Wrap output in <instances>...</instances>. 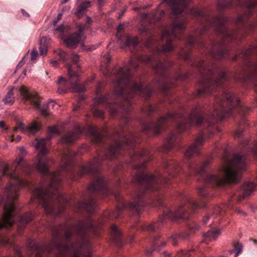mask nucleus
<instances>
[{"label": "nucleus", "instance_id": "7ed1b4c3", "mask_svg": "<svg viewBox=\"0 0 257 257\" xmlns=\"http://www.w3.org/2000/svg\"><path fill=\"white\" fill-rule=\"evenodd\" d=\"M74 155L71 151H68L63 156L64 163L60 169L50 174V182L47 184L43 181L33 192L34 198L32 199V202L37 200L48 214L56 216L65 209L63 203L66 202V199L59 191L58 187L62 180L61 172L71 169V164Z\"/></svg>", "mask_w": 257, "mask_h": 257}, {"label": "nucleus", "instance_id": "a878e982", "mask_svg": "<svg viewBox=\"0 0 257 257\" xmlns=\"http://www.w3.org/2000/svg\"><path fill=\"white\" fill-rule=\"evenodd\" d=\"M83 131L82 128L75 127L72 131L69 132L63 136V142L68 144L72 143L79 138Z\"/></svg>", "mask_w": 257, "mask_h": 257}, {"label": "nucleus", "instance_id": "bb28decb", "mask_svg": "<svg viewBox=\"0 0 257 257\" xmlns=\"http://www.w3.org/2000/svg\"><path fill=\"white\" fill-rule=\"evenodd\" d=\"M163 166L170 177H174L179 173L181 169L180 165L173 161H165Z\"/></svg>", "mask_w": 257, "mask_h": 257}, {"label": "nucleus", "instance_id": "a19ab883", "mask_svg": "<svg viewBox=\"0 0 257 257\" xmlns=\"http://www.w3.org/2000/svg\"><path fill=\"white\" fill-rule=\"evenodd\" d=\"M190 13L191 15L196 16H203L204 14L201 10L197 9H192L190 10Z\"/></svg>", "mask_w": 257, "mask_h": 257}, {"label": "nucleus", "instance_id": "0e129e2a", "mask_svg": "<svg viewBox=\"0 0 257 257\" xmlns=\"http://www.w3.org/2000/svg\"><path fill=\"white\" fill-rule=\"evenodd\" d=\"M241 144L242 145V147H244L245 146L248 145V141L247 140H244L241 141Z\"/></svg>", "mask_w": 257, "mask_h": 257}, {"label": "nucleus", "instance_id": "423d86ee", "mask_svg": "<svg viewBox=\"0 0 257 257\" xmlns=\"http://www.w3.org/2000/svg\"><path fill=\"white\" fill-rule=\"evenodd\" d=\"M9 176L14 182L10 183L6 187L8 203L5 206L3 217L0 218V229L3 227L9 228L12 226L16 212L13 201L18 196V193L22 187L31 185L29 182L20 179L15 173L11 174ZM0 242L6 244L8 241L6 239L0 238Z\"/></svg>", "mask_w": 257, "mask_h": 257}, {"label": "nucleus", "instance_id": "e2e57ef3", "mask_svg": "<svg viewBox=\"0 0 257 257\" xmlns=\"http://www.w3.org/2000/svg\"><path fill=\"white\" fill-rule=\"evenodd\" d=\"M253 68L254 70L256 75H257V63L254 64ZM255 85L256 89L257 90V82L255 83Z\"/></svg>", "mask_w": 257, "mask_h": 257}, {"label": "nucleus", "instance_id": "58836bf2", "mask_svg": "<svg viewBox=\"0 0 257 257\" xmlns=\"http://www.w3.org/2000/svg\"><path fill=\"white\" fill-rule=\"evenodd\" d=\"M164 13L165 12L163 10H157L155 12V14L152 16L153 20L154 22L160 20L161 19V17L164 16Z\"/></svg>", "mask_w": 257, "mask_h": 257}, {"label": "nucleus", "instance_id": "680f3d73", "mask_svg": "<svg viewBox=\"0 0 257 257\" xmlns=\"http://www.w3.org/2000/svg\"><path fill=\"white\" fill-rule=\"evenodd\" d=\"M62 16V14H59L57 16V20H55L54 22H53V23H54V25H55L58 22V21H59V20L61 19V17Z\"/></svg>", "mask_w": 257, "mask_h": 257}, {"label": "nucleus", "instance_id": "c756f323", "mask_svg": "<svg viewBox=\"0 0 257 257\" xmlns=\"http://www.w3.org/2000/svg\"><path fill=\"white\" fill-rule=\"evenodd\" d=\"M96 201L92 198H90L86 202L79 203L78 207L82 208L88 212H92L96 209Z\"/></svg>", "mask_w": 257, "mask_h": 257}, {"label": "nucleus", "instance_id": "13d9d810", "mask_svg": "<svg viewBox=\"0 0 257 257\" xmlns=\"http://www.w3.org/2000/svg\"><path fill=\"white\" fill-rule=\"evenodd\" d=\"M21 140V136H18L16 137V139L15 140V139H14V135H13L12 136V138H11V141L12 142H14V141H15L16 142H19V141H20V140Z\"/></svg>", "mask_w": 257, "mask_h": 257}, {"label": "nucleus", "instance_id": "473e14b6", "mask_svg": "<svg viewBox=\"0 0 257 257\" xmlns=\"http://www.w3.org/2000/svg\"><path fill=\"white\" fill-rule=\"evenodd\" d=\"M34 217V215L31 213H25L19 219V224L23 226L31 221Z\"/></svg>", "mask_w": 257, "mask_h": 257}, {"label": "nucleus", "instance_id": "6e6d98bb", "mask_svg": "<svg viewBox=\"0 0 257 257\" xmlns=\"http://www.w3.org/2000/svg\"><path fill=\"white\" fill-rule=\"evenodd\" d=\"M235 211L239 214L242 215V216H246L247 215V214L245 212H244V211L240 209H238V208H236L235 209Z\"/></svg>", "mask_w": 257, "mask_h": 257}, {"label": "nucleus", "instance_id": "4be33fe9", "mask_svg": "<svg viewBox=\"0 0 257 257\" xmlns=\"http://www.w3.org/2000/svg\"><path fill=\"white\" fill-rule=\"evenodd\" d=\"M21 155H19L18 158L16 159L17 166L16 167V171H21L25 173L29 174L32 171V167L28 164V163L24 161L23 156L25 155L27 153L24 147H22L20 149Z\"/></svg>", "mask_w": 257, "mask_h": 257}, {"label": "nucleus", "instance_id": "b1692460", "mask_svg": "<svg viewBox=\"0 0 257 257\" xmlns=\"http://www.w3.org/2000/svg\"><path fill=\"white\" fill-rule=\"evenodd\" d=\"M89 190L93 192H99L103 193L108 192L105 181L102 177H98L90 186Z\"/></svg>", "mask_w": 257, "mask_h": 257}, {"label": "nucleus", "instance_id": "6e6552de", "mask_svg": "<svg viewBox=\"0 0 257 257\" xmlns=\"http://www.w3.org/2000/svg\"><path fill=\"white\" fill-rule=\"evenodd\" d=\"M226 21L227 19L225 17L220 16L216 18L212 23H206L203 26V28L198 32L201 35H202L208 28L211 27L221 35V39H222V41L219 43L213 44L211 48L210 54L215 58L220 59L223 57L224 55L223 51L221 50H215L216 45H217L216 47L221 46L224 45L225 41L233 40L236 38V32H231L227 29L225 25Z\"/></svg>", "mask_w": 257, "mask_h": 257}, {"label": "nucleus", "instance_id": "7c9ffc66", "mask_svg": "<svg viewBox=\"0 0 257 257\" xmlns=\"http://www.w3.org/2000/svg\"><path fill=\"white\" fill-rule=\"evenodd\" d=\"M110 235L112 240L119 245H121V232L114 224H112L110 228Z\"/></svg>", "mask_w": 257, "mask_h": 257}, {"label": "nucleus", "instance_id": "4c0bfd02", "mask_svg": "<svg viewBox=\"0 0 257 257\" xmlns=\"http://www.w3.org/2000/svg\"><path fill=\"white\" fill-rule=\"evenodd\" d=\"M138 39L136 37H128L125 42L126 46H136L138 44Z\"/></svg>", "mask_w": 257, "mask_h": 257}, {"label": "nucleus", "instance_id": "f257e3e1", "mask_svg": "<svg viewBox=\"0 0 257 257\" xmlns=\"http://www.w3.org/2000/svg\"><path fill=\"white\" fill-rule=\"evenodd\" d=\"M141 62L150 63L158 73H163L172 65L171 62L168 61L162 62L153 56L131 58L128 63L120 67L114 73L115 80L113 82L114 87L113 93L99 96L102 85L99 83L96 89L97 96L94 99V103L101 104L108 108L111 115L114 116L117 113L118 109L126 112L130 110L129 107L132 103L131 99L135 95L139 94L146 98L150 96L153 93L150 87L144 88L142 84H138L130 79V71L136 69Z\"/></svg>", "mask_w": 257, "mask_h": 257}, {"label": "nucleus", "instance_id": "bf43d9fd", "mask_svg": "<svg viewBox=\"0 0 257 257\" xmlns=\"http://www.w3.org/2000/svg\"><path fill=\"white\" fill-rule=\"evenodd\" d=\"M50 62L54 67H56L58 65V61L57 60H50Z\"/></svg>", "mask_w": 257, "mask_h": 257}, {"label": "nucleus", "instance_id": "de8ad7c7", "mask_svg": "<svg viewBox=\"0 0 257 257\" xmlns=\"http://www.w3.org/2000/svg\"><path fill=\"white\" fill-rule=\"evenodd\" d=\"M93 114L96 117H101L103 115V112L97 109H95L93 111Z\"/></svg>", "mask_w": 257, "mask_h": 257}, {"label": "nucleus", "instance_id": "49530a36", "mask_svg": "<svg viewBox=\"0 0 257 257\" xmlns=\"http://www.w3.org/2000/svg\"><path fill=\"white\" fill-rule=\"evenodd\" d=\"M214 214L211 215H206L203 219V222L204 224H206L209 220H211L212 222L213 221V219L214 218Z\"/></svg>", "mask_w": 257, "mask_h": 257}, {"label": "nucleus", "instance_id": "338daca9", "mask_svg": "<svg viewBox=\"0 0 257 257\" xmlns=\"http://www.w3.org/2000/svg\"><path fill=\"white\" fill-rule=\"evenodd\" d=\"M149 17H150V16H149V15L148 14L145 13V14H143L142 15V18L143 19H147Z\"/></svg>", "mask_w": 257, "mask_h": 257}, {"label": "nucleus", "instance_id": "37998d69", "mask_svg": "<svg viewBox=\"0 0 257 257\" xmlns=\"http://www.w3.org/2000/svg\"><path fill=\"white\" fill-rule=\"evenodd\" d=\"M156 223H152L148 225H145L143 226V229L148 231L154 230L157 227Z\"/></svg>", "mask_w": 257, "mask_h": 257}, {"label": "nucleus", "instance_id": "6ab92c4d", "mask_svg": "<svg viewBox=\"0 0 257 257\" xmlns=\"http://www.w3.org/2000/svg\"><path fill=\"white\" fill-rule=\"evenodd\" d=\"M104 157L98 155L93 160L91 161L86 165L80 166L79 174L80 176L84 174L92 173L99 170L101 162L103 160Z\"/></svg>", "mask_w": 257, "mask_h": 257}, {"label": "nucleus", "instance_id": "ea45409f", "mask_svg": "<svg viewBox=\"0 0 257 257\" xmlns=\"http://www.w3.org/2000/svg\"><path fill=\"white\" fill-rule=\"evenodd\" d=\"M242 247L243 246L242 243L240 242H237L235 244L234 247L237 251L234 255L235 257H237L239 255V254L241 252Z\"/></svg>", "mask_w": 257, "mask_h": 257}, {"label": "nucleus", "instance_id": "20e7f679", "mask_svg": "<svg viewBox=\"0 0 257 257\" xmlns=\"http://www.w3.org/2000/svg\"><path fill=\"white\" fill-rule=\"evenodd\" d=\"M208 164L205 162L199 170L196 171L195 166L188 165L189 169L199 175L206 185H221L225 182L237 183L241 178L240 171L246 168V158L239 154L233 155L231 159L224 157V163L218 172L210 174L205 170Z\"/></svg>", "mask_w": 257, "mask_h": 257}, {"label": "nucleus", "instance_id": "3c124183", "mask_svg": "<svg viewBox=\"0 0 257 257\" xmlns=\"http://www.w3.org/2000/svg\"><path fill=\"white\" fill-rule=\"evenodd\" d=\"M180 56L185 60H188L190 58V55L188 52L182 51L180 54Z\"/></svg>", "mask_w": 257, "mask_h": 257}, {"label": "nucleus", "instance_id": "393cba45", "mask_svg": "<svg viewBox=\"0 0 257 257\" xmlns=\"http://www.w3.org/2000/svg\"><path fill=\"white\" fill-rule=\"evenodd\" d=\"M54 53L64 62H67L69 59H71L74 63H76L77 67H79V65L77 64V62L79 59V56L78 54L74 53L69 54L61 49L55 50Z\"/></svg>", "mask_w": 257, "mask_h": 257}, {"label": "nucleus", "instance_id": "8fccbe9b", "mask_svg": "<svg viewBox=\"0 0 257 257\" xmlns=\"http://www.w3.org/2000/svg\"><path fill=\"white\" fill-rule=\"evenodd\" d=\"M198 193L201 196H206L207 194V192L205 190L203 187H199L198 188Z\"/></svg>", "mask_w": 257, "mask_h": 257}, {"label": "nucleus", "instance_id": "c85d7f7f", "mask_svg": "<svg viewBox=\"0 0 257 257\" xmlns=\"http://www.w3.org/2000/svg\"><path fill=\"white\" fill-rule=\"evenodd\" d=\"M88 133L92 137V141L96 144L99 143L104 135L102 132L99 131L95 126H90L88 129Z\"/></svg>", "mask_w": 257, "mask_h": 257}, {"label": "nucleus", "instance_id": "aec40b11", "mask_svg": "<svg viewBox=\"0 0 257 257\" xmlns=\"http://www.w3.org/2000/svg\"><path fill=\"white\" fill-rule=\"evenodd\" d=\"M190 0H163V3L172 10L171 14L178 16L181 14L184 8Z\"/></svg>", "mask_w": 257, "mask_h": 257}, {"label": "nucleus", "instance_id": "c9c22d12", "mask_svg": "<svg viewBox=\"0 0 257 257\" xmlns=\"http://www.w3.org/2000/svg\"><path fill=\"white\" fill-rule=\"evenodd\" d=\"M13 91L14 88H12L4 97V101L5 104L12 105L14 102L15 98Z\"/></svg>", "mask_w": 257, "mask_h": 257}, {"label": "nucleus", "instance_id": "c03bdc74", "mask_svg": "<svg viewBox=\"0 0 257 257\" xmlns=\"http://www.w3.org/2000/svg\"><path fill=\"white\" fill-rule=\"evenodd\" d=\"M39 57L38 54L36 49H34L31 53V60L32 61L36 60Z\"/></svg>", "mask_w": 257, "mask_h": 257}, {"label": "nucleus", "instance_id": "39448f33", "mask_svg": "<svg viewBox=\"0 0 257 257\" xmlns=\"http://www.w3.org/2000/svg\"><path fill=\"white\" fill-rule=\"evenodd\" d=\"M148 156H149L148 152L143 150L139 153H135V156L133 157L138 158L140 161L143 162V164L135 167V169L139 170V171L136 174L134 182L139 185L140 190L136 195L134 202L129 205L130 208L136 213L141 212L144 205V202L142 199V192L158 190L161 187V184L163 183L168 184L169 182V179L161 175H154L147 174L144 171L146 162L143 158Z\"/></svg>", "mask_w": 257, "mask_h": 257}, {"label": "nucleus", "instance_id": "a211bd4d", "mask_svg": "<svg viewBox=\"0 0 257 257\" xmlns=\"http://www.w3.org/2000/svg\"><path fill=\"white\" fill-rule=\"evenodd\" d=\"M245 4L247 7V12L245 14L238 17L236 23L237 25L241 24L243 31L247 32V29H254L257 26V24L246 23L248 16L252 13V9L257 6V0H246Z\"/></svg>", "mask_w": 257, "mask_h": 257}, {"label": "nucleus", "instance_id": "72a5a7b5", "mask_svg": "<svg viewBox=\"0 0 257 257\" xmlns=\"http://www.w3.org/2000/svg\"><path fill=\"white\" fill-rule=\"evenodd\" d=\"M47 39L45 37L42 38L39 42V52L41 55H46L47 53V46L46 44Z\"/></svg>", "mask_w": 257, "mask_h": 257}, {"label": "nucleus", "instance_id": "e433bc0d", "mask_svg": "<svg viewBox=\"0 0 257 257\" xmlns=\"http://www.w3.org/2000/svg\"><path fill=\"white\" fill-rule=\"evenodd\" d=\"M220 234V231L219 229H216L215 231H209L207 232L205 235L204 237L206 239H208L209 240H215L218 236Z\"/></svg>", "mask_w": 257, "mask_h": 257}, {"label": "nucleus", "instance_id": "f704fd0d", "mask_svg": "<svg viewBox=\"0 0 257 257\" xmlns=\"http://www.w3.org/2000/svg\"><path fill=\"white\" fill-rule=\"evenodd\" d=\"M236 2H239V0H222L217 4L218 9L221 10L225 7L232 6Z\"/></svg>", "mask_w": 257, "mask_h": 257}, {"label": "nucleus", "instance_id": "412c9836", "mask_svg": "<svg viewBox=\"0 0 257 257\" xmlns=\"http://www.w3.org/2000/svg\"><path fill=\"white\" fill-rule=\"evenodd\" d=\"M256 187V185L254 183L244 182L237 194V201L240 202L245 198L250 196Z\"/></svg>", "mask_w": 257, "mask_h": 257}, {"label": "nucleus", "instance_id": "603ef678", "mask_svg": "<svg viewBox=\"0 0 257 257\" xmlns=\"http://www.w3.org/2000/svg\"><path fill=\"white\" fill-rule=\"evenodd\" d=\"M48 105H50L52 108H54L56 107V108H58L59 107V105L55 101H54L52 100H49L48 102H47Z\"/></svg>", "mask_w": 257, "mask_h": 257}, {"label": "nucleus", "instance_id": "cd10ccee", "mask_svg": "<svg viewBox=\"0 0 257 257\" xmlns=\"http://www.w3.org/2000/svg\"><path fill=\"white\" fill-rule=\"evenodd\" d=\"M17 126L21 133L27 135H34L40 130L39 124L35 122L29 126H25L22 122L19 123Z\"/></svg>", "mask_w": 257, "mask_h": 257}, {"label": "nucleus", "instance_id": "a18cd8bd", "mask_svg": "<svg viewBox=\"0 0 257 257\" xmlns=\"http://www.w3.org/2000/svg\"><path fill=\"white\" fill-rule=\"evenodd\" d=\"M68 29L69 28L68 27L65 26L63 24H62L57 27L56 28V30L61 33H64L66 32V31L68 30Z\"/></svg>", "mask_w": 257, "mask_h": 257}, {"label": "nucleus", "instance_id": "2eb2a0df", "mask_svg": "<svg viewBox=\"0 0 257 257\" xmlns=\"http://www.w3.org/2000/svg\"><path fill=\"white\" fill-rule=\"evenodd\" d=\"M213 72L209 71V74L206 76H203L200 82L202 83V88L198 91V95H209L212 93L213 90L221 87L223 82L226 80V73L221 71L219 74V78L214 80L212 77Z\"/></svg>", "mask_w": 257, "mask_h": 257}, {"label": "nucleus", "instance_id": "f03ea898", "mask_svg": "<svg viewBox=\"0 0 257 257\" xmlns=\"http://www.w3.org/2000/svg\"><path fill=\"white\" fill-rule=\"evenodd\" d=\"M97 225L90 217L79 221L76 224L66 223L53 229V239L48 245L35 244L33 251L36 257H43L42 253L56 249L59 254L66 253L69 257H92L91 244L89 234L94 233Z\"/></svg>", "mask_w": 257, "mask_h": 257}, {"label": "nucleus", "instance_id": "ddd939ff", "mask_svg": "<svg viewBox=\"0 0 257 257\" xmlns=\"http://www.w3.org/2000/svg\"><path fill=\"white\" fill-rule=\"evenodd\" d=\"M114 143L108 149L105 154L106 158L108 159H115L118 155L120 150L124 146H131L136 144V136L130 133L127 136L124 132L120 130L116 133Z\"/></svg>", "mask_w": 257, "mask_h": 257}, {"label": "nucleus", "instance_id": "5701e85b", "mask_svg": "<svg viewBox=\"0 0 257 257\" xmlns=\"http://www.w3.org/2000/svg\"><path fill=\"white\" fill-rule=\"evenodd\" d=\"M204 141L202 135L198 136L193 144L187 150L185 155L187 158L192 157L194 155H199L200 154V147Z\"/></svg>", "mask_w": 257, "mask_h": 257}, {"label": "nucleus", "instance_id": "5fc2aeb1", "mask_svg": "<svg viewBox=\"0 0 257 257\" xmlns=\"http://www.w3.org/2000/svg\"><path fill=\"white\" fill-rule=\"evenodd\" d=\"M187 42L189 45H191L194 44L195 39L192 36H190L187 38Z\"/></svg>", "mask_w": 257, "mask_h": 257}, {"label": "nucleus", "instance_id": "79ce46f5", "mask_svg": "<svg viewBox=\"0 0 257 257\" xmlns=\"http://www.w3.org/2000/svg\"><path fill=\"white\" fill-rule=\"evenodd\" d=\"M82 6H79L77 11L76 12V15L78 18H81L85 15L86 11L82 9Z\"/></svg>", "mask_w": 257, "mask_h": 257}, {"label": "nucleus", "instance_id": "052dcab7", "mask_svg": "<svg viewBox=\"0 0 257 257\" xmlns=\"http://www.w3.org/2000/svg\"><path fill=\"white\" fill-rule=\"evenodd\" d=\"M242 134V131L238 130L235 132V134L237 137H241Z\"/></svg>", "mask_w": 257, "mask_h": 257}, {"label": "nucleus", "instance_id": "f8f14e48", "mask_svg": "<svg viewBox=\"0 0 257 257\" xmlns=\"http://www.w3.org/2000/svg\"><path fill=\"white\" fill-rule=\"evenodd\" d=\"M48 132L49 135L46 138L41 139L38 140L35 144L33 145L36 149L38 151L37 168L43 174H45L48 172L47 165L49 160L45 156V155L48 151L46 147L47 145L46 141L51 139V137L50 136V135L58 133L57 127L56 126H50L48 127Z\"/></svg>", "mask_w": 257, "mask_h": 257}, {"label": "nucleus", "instance_id": "9d476101", "mask_svg": "<svg viewBox=\"0 0 257 257\" xmlns=\"http://www.w3.org/2000/svg\"><path fill=\"white\" fill-rule=\"evenodd\" d=\"M185 23L184 21H180L178 19H175L172 22L170 25L164 27L161 35V40L165 44L162 46L159 51L168 52L173 50V37L180 40H183L184 38L181 35L185 30Z\"/></svg>", "mask_w": 257, "mask_h": 257}, {"label": "nucleus", "instance_id": "1a4fd4ad", "mask_svg": "<svg viewBox=\"0 0 257 257\" xmlns=\"http://www.w3.org/2000/svg\"><path fill=\"white\" fill-rule=\"evenodd\" d=\"M221 98H216V103L214 105L212 116L219 119L229 117L235 105L241 107L238 97L226 91L222 92Z\"/></svg>", "mask_w": 257, "mask_h": 257}, {"label": "nucleus", "instance_id": "69168bd1", "mask_svg": "<svg viewBox=\"0 0 257 257\" xmlns=\"http://www.w3.org/2000/svg\"><path fill=\"white\" fill-rule=\"evenodd\" d=\"M219 212H220V208L217 206L214 208V214H217Z\"/></svg>", "mask_w": 257, "mask_h": 257}, {"label": "nucleus", "instance_id": "864d4df0", "mask_svg": "<svg viewBox=\"0 0 257 257\" xmlns=\"http://www.w3.org/2000/svg\"><path fill=\"white\" fill-rule=\"evenodd\" d=\"M249 149L250 151H251L254 154L257 155V142H256L254 146L253 147H249Z\"/></svg>", "mask_w": 257, "mask_h": 257}, {"label": "nucleus", "instance_id": "4468645a", "mask_svg": "<svg viewBox=\"0 0 257 257\" xmlns=\"http://www.w3.org/2000/svg\"><path fill=\"white\" fill-rule=\"evenodd\" d=\"M67 67L69 79L66 80L63 77L59 78L57 81V92L60 94L66 93L70 87L76 92L85 91L86 82L83 85L80 84L78 80V73L72 70V66L71 65L68 64Z\"/></svg>", "mask_w": 257, "mask_h": 257}, {"label": "nucleus", "instance_id": "9b49d317", "mask_svg": "<svg viewBox=\"0 0 257 257\" xmlns=\"http://www.w3.org/2000/svg\"><path fill=\"white\" fill-rule=\"evenodd\" d=\"M184 201L185 203L179 205L175 210L173 211L169 208H166L163 216L160 217L159 221L163 222L167 219H187L188 209H191L192 211L194 212L195 209L201 207L197 202L189 197H186Z\"/></svg>", "mask_w": 257, "mask_h": 257}, {"label": "nucleus", "instance_id": "f3484780", "mask_svg": "<svg viewBox=\"0 0 257 257\" xmlns=\"http://www.w3.org/2000/svg\"><path fill=\"white\" fill-rule=\"evenodd\" d=\"M88 28L89 26L86 25H80L77 33L70 34L67 37H63L62 39L69 48H75L78 45H83L85 40V36L83 32L85 29Z\"/></svg>", "mask_w": 257, "mask_h": 257}, {"label": "nucleus", "instance_id": "0eeeda50", "mask_svg": "<svg viewBox=\"0 0 257 257\" xmlns=\"http://www.w3.org/2000/svg\"><path fill=\"white\" fill-rule=\"evenodd\" d=\"M177 118H180L181 121L177 125L178 131H186L193 126L200 125L203 120L202 111L199 108H196L188 118L179 113L169 112L166 116L160 118L155 123H149L146 125L145 130H150L156 135L159 134L163 130L166 123Z\"/></svg>", "mask_w": 257, "mask_h": 257}, {"label": "nucleus", "instance_id": "2f4dec72", "mask_svg": "<svg viewBox=\"0 0 257 257\" xmlns=\"http://www.w3.org/2000/svg\"><path fill=\"white\" fill-rule=\"evenodd\" d=\"M179 136L177 135L175 133H172L167 138L164 144V148L166 151L171 150L175 145L176 141L177 140Z\"/></svg>", "mask_w": 257, "mask_h": 257}, {"label": "nucleus", "instance_id": "09e8293b", "mask_svg": "<svg viewBox=\"0 0 257 257\" xmlns=\"http://www.w3.org/2000/svg\"><path fill=\"white\" fill-rule=\"evenodd\" d=\"M80 6H82V9L86 11L87 9L90 7V2L89 1L83 2Z\"/></svg>", "mask_w": 257, "mask_h": 257}, {"label": "nucleus", "instance_id": "dca6fc26", "mask_svg": "<svg viewBox=\"0 0 257 257\" xmlns=\"http://www.w3.org/2000/svg\"><path fill=\"white\" fill-rule=\"evenodd\" d=\"M16 90L21 93L23 96L22 99L23 100L30 101L32 104L40 110L42 115L44 116L49 115L48 103L47 102L41 107L40 106L39 97L37 94H30L24 86H22L19 88H17Z\"/></svg>", "mask_w": 257, "mask_h": 257}, {"label": "nucleus", "instance_id": "774afa93", "mask_svg": "<svg viewBox=\"0 0 257 257\" xmlns=\"http://www.w3.org/2000/svg\"><path fill=\"white\" fill-rule=\"evenodd\" d=\"M197 67H199L200 69L203 68L204 67L203 62L202 61L199 62V63L197 65Z\"/></svg>", "mask_w": 257, "mask_h": 257}, {"label": "nucleus", "instance_id": "4d7b16f0", "mask_svg": "<svg viewBox=\"0 0 257 257\" xmlns=\"http://www.w3.org/2000/svg\"><path fill=\"white\" fill-rule=\"evenodd\" d=\"M177 236H172L170 238V241L172 242V244L174 245H177V241H176V239L177 238Z\"/></svg>", "mask_w": 257, "mask_h": 257}]
</instances>
